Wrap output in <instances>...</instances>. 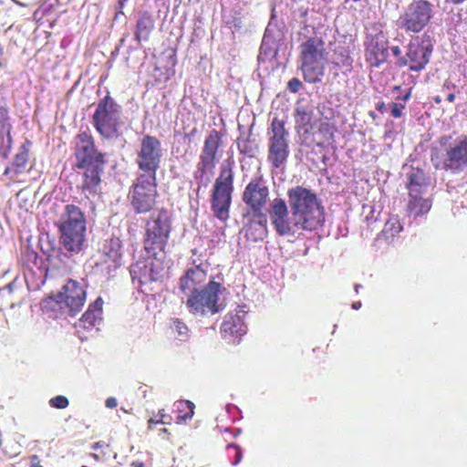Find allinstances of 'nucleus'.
I'll list each match as a JSON object with an SVG mask.
<instances>
[{
	"label": "nucleus",
	"instance_id": "nucleus-1",
	"mask_svg": "<svg viewBox=\"0 0 467 467\" xmlns=\"http://www.w3.org/2000/svg\"><path fill=\"white\" fill-rule=\"evenodd\" d=\"M287 198L293 219L301 230L311 232L323 225L324 206L314 191L297 185L288 189Z\"/></svg>",
	"mask_w": 467,
	"mask_h": 467
},
{
	"label": "nucleus",
	"instance_id": "nucleus-2",
	"mask_svg": "<svg viewBox=\"0 0 467 467\" xmlns=\"http://www.w3.org/2000/svg\"><path fill=\"white\" fill-rule=\"evenodd\" d=\"M269 198V189L261 177L252 179L243 192V202L248 213L254 215L245 229V235L253 241L263 240L267 234V217L264 213Z\"/></svg>",
	"mask_w": 467,
	"mask_h": 467
},
{
	"label": "nucleus",
	"instance_id": "nucleus-3",
	"mask_svg": "<svg viewBox=\"0 0 467 467\" xmlns=\"http://www.w3.org/2000/svg\"><path fill=\"white\" fill-rule=\"evenodd\" d=\"M451 136L439 138L431 148V161L436 170L458 173L467 167V136L459 137L451 143Z\"/></svg>",
	"mask_w": 467,
	"mask_h": 467
},
{
	"label": "nucleus",
	"instance_id": "nucleus-4",
	"mask_svg": "<svg viewBox=\"0 0 467 467\" xmlns=\"http://www.w3.org/2000/svg\"><path fill=\"white\" fill-rule=\"evenodd\" d=\"M328 51L322 36L306 37L299 46L300 70L306 82L316 84L325 76Z\"/></svg>",
	"mask_w": 467,
	"mask_h": 467
},
{
	"label": "nucleus",
	"instance_id": "nucleus-5",
	"mask_svg": "<svg viewBox=\"0 0 467 467\" xmlns=\"http://www.w3.org/2000/svg\"><path fill=\"white\" fill-rule=\"evenodd\" d=\"M234 160L227 157L221 163L218 177L215 179L211 194V210L222 222L230 217V207L234 192Z\"/></svg>",
	"mask_w": 467,
	"mask_h": 467
},
{
	"label": "nucleus",
	"instance_id": "nucleus-6",
	"mask_svg": "<svg viewBox=\"0 0 467 467\" xmlns=\"http://www.w3.org/2000/svg\"><path fill=\"white\" fill-rule=\"evenodd\" d=\"M171 232V216L167 209L161 208L150 214L145 223L143 240L145 251L156 256L164 252Z\"/></svg>",
	"mask_w": 467,
	"mask_h": 467
},
{
	"label": "nucleus",
	"instance_id": "nucleus-7",
	"mask_svg": "<svg viewBox=\"0 0 467 467\" xmlns=\"http://www.w3.org/2000/svg\"><path fill=\"white\" fill-rule=\"evenodd\" d=\"M121 107L108 94L99 100L92 115V124L97 132L105 139L118 135L120 127Z\"/></svg>",
	"mask_w": 467,
	"mask_h": 467
},
{
	"label": "nucleus",
	"instance_id": "nucleus-8",
	"mask_svg": "<svg viewBox=\"0 0 467 467\" xmlns=\"http://www.w3.org/2000/svg\"><path fill=\"white\" fill-rule=\"evenodd\" d=\"M157 176L140 174L133 182L129 198L136 213H147L156 204L158 197Z\"/></svg>",
	"mask_w": 467,
	"mask_h": 467
},
{
	"label": "nucleus",
	"instance_id": "nucleus-9",
	"mask_svg": "<svg viewBox=\"0 0 467 467\" xmlns=\"http://www.w3.org/2000/svg\"><path fill=\"white\" fill-rule=\"evenodd\" d=\"M86 297L84 285L76 280L68 279L58 292L48 297V304L74 317L82 310Z\"/></svg>",
	"mask_w": 467,
	"mask_h": 467
},
{
	"label": "nucleus",
	"instance_id": "nucleus-10",
	"mask_svg": "<svg viewBox=\"0 0 467 467\" xmlns=\"http://www.w3.org/2000/svg\"><path fill=\"white\" fill-rule=\"evenodd\" d=\"M267 160L275 169L283 168L289 157V132L285 121L274 118L270 126Z\"/></svg>",
	"mask_w": 467,
	"mask_h": 467
},
{
	"label": "nucleus",
	"instance_id": "nucleus-11",
	"mask_svg": "<svg viewBox=\"0 0 467 467\" xmlns=\"http://www.w3.org/2000/svg\"><path fill=\"white\" fill-rule=\"evenodd\" d=\"M163 150L161 140L150 134H145L140 140L135 162L143 175L157 176L161 168Z\"/></svg>",
	"mask_w": 467,
	"mask_h": 467
},
{
	"label": "nucleus",
	"instance_id": "nucleus-12",
	"mask_svg": "<svg viewBox=\"0 0 467 467\" xmlns=\"http://www.w3.org/2000/svg\"><path fill=\"white\" fill-rule=\"evenodd\" d=\"M223 134L217 130H212L205 137L200 160L197 164V171L194 178L201 182L207 184L209 178L208 172H212L220 158V148L223 146Z\"/></svg>",
	"mask_w": 467,
	"mask_h": 467
},
{
	"label": "nucleus",
	"instance_id": "nucleus-13",
	"mask_svg": "<svg viewBox=\"0 0 467 467\" xmlns=\"http://www.w3.org/2000/svg\"><path fill=\"white\" fill-rule=\"evenodd\" d=\"M406 54L397 59L399 67H408L410 71L420 72L425 68L430 62L433 51V45L431 37L424 35L421 38H412L406 47Z\"/></svg>",
	"mask_w": 467,
	"mask_h": 467
},
{
	"label": "nucleus",
	"instance_id": "nucleus-14",
	"mask_svg": "<svg viewBox=\"0 0 467 467\" xmlns=\"http://www.w3.org/2000/svg\"><path fill=\"white\" fill-rule=\"evenodd\" d=\"M222 285L210 281L202 289L192 291L186 301V306L193 315L204 316L219 312V294Z\"/></svg>",
	"mask_w": 467,
	"mask_h": 467
},
{
	"label": "nucleus",
	"instance_id": "nucleus-15",
	"mask_svg": "<svg viewBox=\"0 0 467 467\" xmlns=\"http://www.w3.org/2000/svg\"><path fill=\"white\" fill-rule=\"evenodd\" d=\"M73 143L76 168H84L96 163H107L106 154L97 148L95 140L88 130L78 132L75 136Z\"/></svg>",
	"mask_w": 467,
	"mask_h": 467
},
{
	"label": "nucleus",
	"instance_id": "nucleus-16",
	"mask_svg": "<svg viewBox=\"0 0 467 467\" xmlns=\"http://www.w3.org/2000/svg\"><path fill=\"white\" fill-rule=\"evenodd\" d=\"M433 16L432 5L426 0L410 3L399 18V26L407 32L419 33Z\"/></svg>",
	"mask_w": 467,
	"mask_h": 467
},
{
	"label": "nucleus",
	"instance_id": "nucleus-17",
	"mask_svg": "<svg viewBox=\"0 0 467 467\" xmlns=\"http://www.w3.org/2000/svg\"><path fill=\"white\" fill-rule=\"evenodd\" d=\"M271 223L276 234L280 236H295L300 225H296V220L292 221L285 201L275 198L272 201L269 210Z\"/></svg>",
	"mask_w": 467,
	"mask_h": 467
},
{
	"label": "nucleus",
	"instance_id": "nucleus-18",
	"mask_svg": "<svg viewBox=\"0 0 467 467\" xmlns=\"http://www.w3.org/2000/svg\"><path fill=\"white\" fill-rule=\"evenodd\" d=\"M365 61L371 67H379L389 58V39L383 31L368 34L364 40Z\"/></svg>",
	"mask_w": 467,
	"mask_h": 467
},
{
	"label": "nucleus",
	"instance_id": "nucleus-19",
	"mask_svg": "<svg viewBox=\"0 0 467 467\" xmlns=\"http://www.w3.org/2000/svg\"><path fill=\"white\" fill-rule=\"evenodd\" d=\"M244 316L245 311L239 306L224 316L220 327V334L227 343H239L242 337L246 334Z\"/></svg>",
	"mask_w": 467,
	"mask_h": 467
},
{
	"label": "nucleus",
	"instance_id": "nucleus-20",
	"mask_svg": "<svg viewBox=\"0 0 467 467\" xmlns=\"http://www.w3.org/2000/svg\"><path fill=\"white\" fill-rule=\"evenodd\" d=\"M58 232L60 244L71 255L83 250L87 228H58Z\"/></svg>",
	"mask_w": 467,
	"mask_h": 467
},
{
	"label": "nucleus",
	"instance_id": "nucleus-21",
	"mask_svg": "<svg viewBox=\"0 0 467 467\" xmlns=\"http://www.w3.org/2000/svg\"><path fill=\"white\" fill-rule=\"evenodd\" d=\"M32 147V141L26 139L25 141L19 146L17 152L14 155L11 166L5 168L4 176L8 177L11 181L16 182V178L26 171H29L27 169L30 150Z\"/></svg>",
	"mask_w": 467,
	"mask_h": 467
},
{
	"label": "nucleus",
	"instance_id": "nucleus-22",
	"mask_svg": "<svg viewBox=\"0 0 467 467\" xmlns=\"http://www.w3.org/2000/svg\"><path fill=\"white\" fill-rule=\"evenodd\" d=\"M406 189L409 195L428 194L431 181L422 169L411 167L406 173Z\"/></svg>",
	"mask_w": 467,
	"mask_h": 467
},
{
	"label": "nucleus",
	"instance_id": "nucleus-23",
	"mask_svg": "<svg viewBox=\"0 0 467 467\" xmlns=\"http://www.w3.org/2000/svg\"><path fill=\"white\" fill-rule=\"evenodd\" d=\"M106 163H96L88 165V167L78 168L84 170L82 182L79 190L82 192L96 193L101 183V175L104 171Z\"/></svg>",
	"mask_w": 467,
	"mask_h": 467
},
{
	"label": "nucleus",
	"instance_id": "nucleus-24",
	"mask_svg": "<svg viewBox=\"0 0 467 467\" xmlns=\"http://www.w3.org/2000/svg\"><path fill=\"white\" fill-rule=\"evenodd\" d=\"M87 228L85 213L75 204H67L60 215L57 228Z\"/></svg>",
	"mask_w": 467,
	"mask_h": 467
},
{
	"label": "nucleus",
	"instance_id": "nucleus-25",
	"mask_svg": "<svg viewBox=\"0 0 467 467\" xmlns=\"http://www.w3.org/2000/svg\"><path fill=\"white\" fill-rule=\"evenodd\" d=\"M206 278L207 273L201 266L190 268L180 278V290L184 294L198 290V286L202 285Z\"/></svg>",
	"mask_w": 467,
	"mask_h": 467
},
{
	"label": "nucleus",
	"instance_id": "nucleus-26",
	"mask_svg": "<svg viewBox=\"0 0 467 467\" xmlns=\"http://www.w3.org/2000/svg\"><path fill=\"white\" fill-rule=\"evenodd\" d=\"M101 254L104 263L109 264V267H119L121 261V241L119 238L105 240L101 247Z\"/></svg>",
	"mask_w": 467,
	"mask_h": 467
},
{
	"label": "nucleus",
	"instance_id": "nucleus-27",
	"mask_svg": "<svg viewBox=\"0 0 467 467\" xmlns=\"http://www.w3.org/2000/svg\"><path fill=\"white\" fill-rule=\"evenodd\" d=\"M130 272L132 282L137 284L140 288L159 279L158 274L154 271L152 265L149 266L144 263L142 265L140 263L133 265Z\"/></svg>",
	"mask_w": 467,
	"mask_h": 467
},
{
	"label": "nucleus",
	"instance_id": "nucleus-28",
	"mask_svg": "<svg viewBox=\"0 0 467 467\" xmlns=\"http://www.w3.org/2000/svg\"><path fill=\"white\" fill-rule=\"evenodd\" d=\"M103 300L98 297L88 306V308L79 319V327L84 329H90L96 326L97 322L101 319Z\"/></svg>",
	"mask_w": 467,
	"mask_h": 467
},
{
	"label": "nucleus",
	"instance_id": "nucleus-29",
	"mask_svg": "<svg viewBox=\"0 0 467 467\" xmlns=\"http://www.w3.org/2000/svg\"><path fill=\"white\" fill-rule=\"evenodd\" d=\"M431 207V201L427 194L409 195L407 213L410 216L418 217L427 213Z\"/></svg>",
	"mask_w": 467,
	"mask_h": 467
},
{
	"label": "nucleus",
	"instance_id": "nucleus-30",
	"mask_svg": "<svg viewBox=\"0 0 467 467\" xmlns=\"http://www.w3.org/2000/svg\"><path fill=\"white\" fill-rule=\"evenodd\" d=\"M154 29V19L149 12H143L139 17L134 32L135 40L140 45L141 41H147Z\"/></svg>",
	"mask_w": 467,
	"mask_h": 467
},
{
	"label": "nucleus",
	"instance_id": "nucleus-31",
	"mask_svg": "<svg viewBox=\"0 0 467 467\" xmlns=\"http://www.w3.org/2000/svg\"><path fill=\"white\" fill-rule=\"evenodd\" d=\"M313 111L305 108L297 107L295 110L296 128L298 131L308 133L312 128Z\"/></svg>",
	"mask_w": 467,
	"mask_h": 467
},
{
	"label": "nucleus",
	"instance_id": "nucleus-32",
	"mask_svg": "<svg viewBox=\"0 0 467 467\" xmlns=\"http://www.w3.org/2000/svg\"><path fill=\"white\" fill-rule=\"evenodd\" d=\"M403 230V225L398 215H391L385 223L381 230V235L386 240L393 239Z\"/></svg>",
	"mask_w": 467,
	"mask_h": 467
},
{
	"label": "nucleus",
	"instance_id": "nucleus-33",
	"mask_svg": "<svg viewBox=\"0 0 467 467\" xmlns=\"http://www.w3.org/2000/svg\"><path fill=\"white\" fill-rule=\"evenodd\" d=\"M169 329L174 339L180 342H186L190 337L188 327L179 318H171Z\"/></svg>",
	"mask_w": 467,
	"mask_h": 467
},
{
	"label": "nucleus",
	"instance_id": "nucleus-34",
	"mask_svg": "<svg viewBox=\"0 0 467 467\" xmlns=\"http://www.w3.org/2000/svg\"><path fill=\"white\" fill-rule=\"evenodd\" d=\"M334 65L339 67L350 68L352 67L353 59L350 56L348 47L338 46L334 50Z\"/></svg>",
	"mask_w": 467,
	"mask_h": 467
},
{
	"label": "nucleus",
	"instance_id": "nucleus-35",
	"mask_svg": "<svg viewBox=\"0 0 467 467\" xmlns=\"http://www.w3.org/2000/svg\"><path fill=\"white\" fill-rule=\"evenodd\" d=\"M178 411L177 423L191 420L194 414L195 405L190 400H179L176 403Z\"/></svg>",
	"mask_w": 467,
	"mask_h": 467
},
{
	"label": "nucleus",
	"instance_id": "nucleus-36",
	"mask_svg": "<svg viewBox=\"0 0 467 467\" xmlns=\"http://www.w3.org/2000/svg\"><path fill=\"white\" fill-rule=\"evenodd\" d=\"M411 97V88L408 89L403 95L398 96L396 101L390 104V115L395 119L401 118L403 110L406 108V102Z\"/></svg>",
	"mask_w": 467,
	"mask_h": 467
},
{
	"label": "nucleus",
	"instance_id": "nucleus-37",
	"mask_svg": "<svg viewBox=\"0 0 467 467\" xmlns=\"http://www.w3.org/2000/svg\"><path fill=\"white\" fill-rule=\"evenodd\" d=\"M13 148V137L11 132L0 130V156L8 159Z\"/></svg>",
	"mask_w": 467,
	"mask_h": 467
},
{
	"label": "nucleus",
	"instance_id": "nucleus-38",
	"mask_svg": "<svg viewBox=\"0 0 467 467\" xmlns=\"http://www.w3.org/2000/svg\"><path fill=\"white\" fill-rule=\"evenodd\" d=\"M237 146L241 154L249 157H254L257 150V146L254 144L253 141L249 139L239 140L237 142Z\"/></svg>",
	"mask_w": 467,
	"mask_h": 467
},
{
	"label": "nucleus",
	"instance_id": "nucleus-39",
	"mask_svg": "<svg viewBox=\"0 0 467 467\" xmlns=\"http://www.w3.org/2000/svg\"><path fill=\"white\" fill-rule=\"evenodd\" d=\"M0 126L3 131H12V124L7 108L0 107Z\"/></svg>",
	"mask_w": 467,
	"mask_h": 467
},
{
	"label": "nucleus",
	"instance_id": "nucleus-40",
	"mask_svg": "<svg viewBox=\"0 0 467 467\" xmlns=\"http://www.w3.org/2000/svg\"><path fill=\"white\" fill-rule=\"evenodd\" d=\"M49 405L52 408L63 410L68 407L69 401L67 397L62 395H57L49 400Z\"/></svg>",
	"mask_w": 467,
	"mask_h": 467
},
{
	"label": "nucleus",
	"instance_id": "nucleus-41",
	"mask_svg": "<svg viewBox=\"0 0 467 467\" xmlns=\"http://www.w3.org/2000/svg\"><path fill=\"white\" fill-rule=\"evenodd\" d=\"M228 451H233L234 452V460L232 461L233 465H237L243 459V450L242 448L234 443H230L227 445Z\"/></svg>",
	"mask_w": 467,
	"mask_h": 467
},
{
	"label": "nucleus",
	"instance_id": "nucleus-42",
	"mask_svg": "<svg viewBox=\"0 0 467 467\" xmlns=\"http://www.w3.org/2000/svg\"><path fill=\"white\" fill-rule=\"evenodd\" d=\"M303 87L302 82L297 78H291L287 83V88L292 93L298 92Z\"/></svg>",
	"mask_w": 467,
	"mask_h": 467
},
{
	"label": "nucleus",
	"instance_id": "nucleus-43",
	"mask_svg": "<svg viewBox=\"0 0 467 467\" xmlns=\"http://www.w3.org/2000/svg\"><path fill=\"white\" fill-rule=\"evenodd\" d=\"M164 417H167L164 410H160L157 414L156 422H161V424H170V420H165Z\"/></svg>",
	"mask_w": 467,
	"mask_h": 467
},
{
	"label": "nucleus",
	"instance_id": "nucleus-44",
	"mask_svg": "<svg viewBox=\"0 0 467 467\" xmlns=\"http://www.w3.org/2000/svg\"><path fill=\"white\" fill-rule=\"evenodd\" d=\"M30 467H43L37 455L30 456Z\"/></svg>",
	"mask_w": 467,
	"mask_h": 467
},
{
	"label": "nucleus",
	"instance_id": "nucleus-45",
	"mask_svg": "<svg viewBox=\"0 0 467 467\" xmlns=\"http://www.w3.org/2000/svg\"><path fill=\"white\" fill-rule=\"evenodd\" d=\"M106 407L109 409H114L118 406V401L115 398L109 397L105 401Z\"/></svg>",
	"mask_w": 467,
	"mask_h": 467
},
{
	"label": "nucleus",
	"instance_id": "nucleus-46",
	"mask_svg": "<svg viewBox=\"0 0 467 467\" xmlns=\"http://www.w3.org/2000/svg\"><path fill=\"white\" fill-rule=\"evenodd\" d=\"M391 51H392V54L395 57H397L398 59L402 57L401 56V49L400 47L398 46H394L391 47Z\"/></svg>",
	"mask_w": 467,
	"mask_h": 467
},
{
	"label": "nucleus",
	"instance_id": "nucleus-47",
	"mask_svg": "<svg viewBox=\"0 0 467 467\" xmlns=\"http://www.w3.org/2000/svg\"><path fill=\"white\" fill-rule=\"evenodd\" d=\"M376 109L380 113H384L387 110L386 105L383 101L377 103Z\"/></svg>",
	"mask_w": 467,
	"mask_h": 467
},
{
	"label": "nucleus",
	"instance_id": "nucleus-48",
	"mask_svg": "<svg viewBox=\"0 0 467 467\" xmlns=\"http://www.w3.org/2000/svg\"><path fill=\"white\" fill-rule=\"evenodd\" d=\"M157 419L150 418L148 420V429H153L154 425L159 424L160 422H156Z\"/></svg>",
	"mask_w": 467,
	"mask_h": 467
},
{
	"label": "nucleus",
	"instance_id": "nucleus-49",
	"mask_svg": "<svg viewBox=\"0 0 467 467\" xmlns=\"http://www.w3.org/2000/svg\"><path fill=\"white\" fill-rule=\"evenodd\" d=\"M451 88H455V85H453L451 82L446 80L443 85H442V89L445 90V89H451Z\"/></svg>",
	"mask_w": 467,
	"mask_h": 467
},
{
	"label": "nucleus",
	"instance_id": "nucleus-50",
	"mask_svg": "<svg viewBox=\"0 0 467 467\" xmlns=\"http://www.w3.org/2000/svg\"><path fill=\"white\" fill-rule=\"evenodd\" d=\"M447 100L449 102H454V100H455V94L453 92L449 93L448 96H447Z\"/></svg>",
	"mask_w": 467,
	"mask_h": 467
},
{
	"label": "nucleus",
	"instance_id": "nucleus-51",
	"mask_svg": "<svg viewBox=\"0 0 467 467\" xmlns=\"http://www.w3.org/2000/svg\"><path fill=\"white\" fill-rule=\"evenodd\" d=\"M130 467H144V463L141 462H132Z\"/></svg>",
	"mask_w": 467,
	"mask_h": 467
},
{
	"label": "nucleus",
	"instance_id": "nucleus-52",
	"mask_svg": "<svg viewBox=\"0 0 467 467\" xmlns=\"http://www.w3.org/2000/svg\"><path fill=\"white\" fill-rule=\"evenodd\" d=\"M13 288H14V282L6 285L3 289H6V290H8L9 293H12Z\"/></svg>",
	"mask_w": 467,
	"mask_h": 467
},
{
	"label": "nucleus",
	"instance_id": "nucleus-53",
	"mask_svg": "<svg viewBox=\"0 0 467 467\" xmlns=\"http://www.w3.org/2000/svg\"><path fill=\"white\" fill-rule=\"evenodd\" d=\"M258 229H259V226L256 224L255 226H254L253 230H252V233L254 236H256L258 234Z\"/></svg>",
	"mask_w": 467,
	"mask_h": 467
},
{
	"label": "nucleus",
	"instance_id": "nucleus-54",
	"mask_svg": "<svg viewBox=\"0 0 467 467\" xmlns=\"http://www.w3.org/2000/svg\"><path fill=\"white\" fill-rule=\"evenodd\" d=\"M433 100L436 104H440L441 102V98L440 96H436L433 98Z\"/></svg>",
	"mask_w": 467,
	"mask_h": 467
},
{
	"label": "nucleus",
	"instance_id": "nucleus-55",
	"mask_svg": "<svg viewBox=\"0 0 467 467\" xmlns=\"http://www.w3.org/2000/svg\"><path fill=\"white\" fill-rule=\"evenodd\" d=\"M324 137L329 140L332 139L333 134H324Z\"/></svg>",
	"mask_w": 467,
	"mask_h": 467
},
{
	"label": "nucleus",
	"instance_id": "nucleus-56",
	"mask_svg": "<svg viewBox=\"0 0 467 467\" xmlns=\"http://www.w3.org/2000/svg\"><path fill=\"white\" fill-rule=\"evenodd\" d=\"M359 306H360V303H358V304H357V303H355V304H353V307H354L355 309H358V308L359 307Z\"/></svg>",
	"mask_w": 467,
	"mask_h": 467
},
{
	"label": "nucleus",
	"instance_id": "nucleus-57",
	"mask_svg": "<svg viewBox=\"0 0 467 467\" xmlns=\"http://www.w3.org/2000/svg\"><path fill=\"white\" fill-rule=\"evenodd\" d=\"M164 420H170V422L171 421V417L167 415V417H164Z\"/></svg>",
	"mask_w": 467,
	"mask_h": 467
},
{
	"label": "nucleus",
	"instance_id": "nucleus-58",
	"mask_svg": "<svg viewBox=\"0 0 467 467\" xmlns=\"http://www.w3.org/2000/svg\"><path fill=\"white\" fill-rule=\"evenodd\" d=\"M164 420H170V422L171 421V417L167 415V417H164Z\"/></svg>",
	"mask_w": 467,
	"mask_h": 467
},
{
	"label": "nucleus",
	"instance_id": "nucleus-59",
	"mask_svg": "<svg viewBox=\"0 0 467 467\" xmlns=\"http://www.w3.org/2000/svg\"><path fill=\"white\" fill-rule=\"evenodd\" d=\"M400 86H395L393 87V90H400Z\"/></svg>",
	"mask_w": 467,
	"mask_h": 467
},
{
	"label": "nucleus",
	"instance_id": "nucleus-60",
	"mask_svg": "<svg viewBox=\"0 0 467 467\" xmlns=\"http://www.w3.org/2000/svg\"><path fill=\"white\" fill-rule=\"evenodd\" d=\"M161 431H162L163 433H169V431H168V430H167L166 428H163V429L161 430Z\"/></svg>",
	"mask_w": 467,
	"mask_h": 467
}]
</instances>
